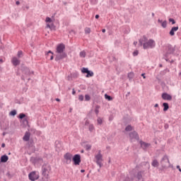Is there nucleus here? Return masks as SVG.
I'll return each instance as SVG.
<instances>
[{
	"label": "nucleus",
	"mask_w": 181,
	"mask_h": 181,
	"mask_svg": "<svg viewBox=\"0 0 181 181\" xmlns=\"http://www.w3.org/2000/svg\"><path fill=\"white\" fill-rule=\"evenodd\" d=\"M139 45L140 46H143L144 49H153L156 46V43H155V40H148L146 35H144L143 37L140 38L139 40Z\"/></svg>",
	"instance_id": "nucleus-1"
},
{
	"label": "nucleus",
	"mask_w": 181,
	"mask_h": 181,
	"mask_svg": "<svg viewBox=\"0 0 181 181\" xmlns=\"http://www.w3.org/2000/svg\"><path fill=\"white\" fill-rule=\"evenodd\" d=\"M64 50H66V45H64V44L61 43L57 45V51H56L57 54L56 55V57H55V62H59L67 57V54L64 52Z\"/></svg>",
	"instance_id": "nucleus-2"
},
{
	"label": "nucleus",
	"mask_w": 181,
	"mask_h": 181,
	"mask_svg": "<svg viewBox=\"0 0 181 181\" xmlns=\"http://www.w3.org/2000/svg\"><path fill=\"white\" fill-rule=\"evenodd\" d=\"M50 170H52V167H50V165L44 164L42 166V176L47 179V177H49V172H50Z\"/></svg>",
	"instance_id": "nucleus-3"
},
{
	"label": "nucleus",
	"mask_w": 181,
	"mask_h": 181,
	"mask_svg": "<svg viewBox=\"0 0 181 181\" xmlns=\"http://www.w3.org/2000/svg\"><path fill=\"white\" fill-rule=\"evenodd\" d=\"M95 163L99 166L100 169L103 168V154H101V151H99L98 154L95 156Z\"/></svg>",
	"instance_id": "nucleus-4"
},
{
	"label": "nucleus",
	"mask_w": 181,
	"mask_h": 181,
	"mask_svg": "<svg viewBox=\"0 0 181 181\" xmlns=\"http://www.w3.org/2000/svg\"><path fill=\"white\" fill-rule=\"evenodd\" d=\"M175 53V47H173L172 45H168L167 46V51L166 52L163 54V57H169L170 54H173Z\"/></svg>",
	"instance_id": "nucleus-5"
},
{
	"label": "nucleus",
	"mask_w": 181,
	"mask_h": 181,
	"mask_svg": "<svg viewBox=\"0 0 181 181\" xmlns=\"http://www.w3.org/2000/svg\"><path fill=\"white\" fill-rule=\"evenodd\" d=\"M160 164L162 168H166L168 165H169V168H170V162L169 161V157H168L167 155H165L161 160H160Z\"/></svg>",
	"instance_id": "nucleus-6"
},
{
	"label": "nucleus",
	"mask_w": 181,
	"mask_h": 181,
	"mask_svg": "<svg viewBox=\"0 0 181 181\" xmlns=\"http://www.w3.org/2000/svg\"><path fill=\"white\" fill-rule=\"evenodd\" d=\"M39 177V172L37 171H33L28 174V178L31 181H36Z\"/></svg>",
	"instance_id": "nucleus-7"
},
{
	"label": "nucleus",
	"mask_w": 181,
	"mask_h": 181,
	"mask_svg": "<svg viewBox=\"0 0 181 181\" xmlns=\"http://www.w3.org/2000/svg\"><path fill=\"white\" fill-rule=\"evenodd\" d=\"M72 160L76 166L80 165L81 163V156L80 154H75L72 157Z\"/></svg>",
	"instance_id": "nucleus-8"
},
{
	"label": "nucleus",
	"mask_w": 181,
	"mask_h": 181,
	"mask_svg": "<svg viewBox=\"0 0 181 181\" xmlns=\"http://www.w3.org/2000/svg\"><path fill=\"white\" fill-rule=\"evenodd\" d=\"M64 159H65L66 165H70V163H71V159H73V154L71 153H66L64 155Z\"/></svg>",
	"instance_id": "nucleus-9"
},
{
	"label": "nucleus",
	"mask_w": 181,
	"mask_h": 181,
	"mask_svg": "<svg viewBox=\"0 0 181 181\" xmlns=\"http://www.w3.org/2000/svg\"><path fill=\"white\" fill-rule=\"evenodd\" d=\"M21 70L23 74L25 76H30V74H33V71H30L28 66H22Z\"/></svg>",
	"instance_id": "nucleus-10"
},
{
	"label": "nucleus",
	"mask_w": 181,
	"mask_h": 181,
	"mask_svg": "<svg viewBox=\"0 0 181 181\" xmlns=\"http://www.w3.org/2000/svg\"><path fill=\"white\" fill-rule=\"evenodd\" d=\"M129 138L130 139H139V135H138V133L136 132H132L129 133Z\"/></svg>",
	"instance_id": "nucleus-11"
},
{
	"label": "nucleus",
	"mask_w": 181,
	"mask_h": 181,
	"mask_svg": "<svg viewBox=\"0 0 181 181\" xmlns=\"http://www.w3.org/2000/svg\"><path fill=\"white\" fill-rule=\"evenodd\" d=\"M162 98L163 100H165L167 101H172V95H169L167 93H163L162 94Z\"/></svg>",
	"instance_id": "nucleus-12"
},
{
	"label": "nucleus",
	"mask_w": 181,
	"mask_h": 181,
	"mask_svg": "<svg viewBox=\"0 0 181 181\" xmlns=\"http://www.w3.org/2000/svg\"><path fill=\"white\" fill-rule=\"evenodd\" d=\"M140 145L141 147L142 148V149H144V151H146V149H148V148H149V146H151V144H148L145 141H140Z\"/></svg>",
	"instance_id": "nucleus-13"
},
{
	"label": "nucleus",
	"mask_w": 181,
	"mask_h": 181,
	"mask_svg": "<svg viewBox=\"0 0 181 181\" xmlns=\"http://www.w3.org/2000/svg\"><path fill=\"white\" fill-rule=\"evenodd\" d=\"M11 63H12L13 66H19V64H21V60H18V57H14L11 59Z\"/></svg>",
	"instance_id": "nucleus-14"
},
{
	"label": "nucleus",
	"mask_w": 181,
	"mask_h": 181,
	"mask_svg": "<svg viewBox=\"0 0 181 181\" xmlns=\"http://www.w3.org/2000/svg\"><path fill=\"white\" fill-rule=\"evenodd\" d=\"M9 160V157L7 155H3L0 158V163H6V161Z\"/></svg>",
	"instance_id": "nucleus-15"
},
{
	"label": "nucleus",
	"mask_w": 181,
	"mask_h": 181,
	"mask_svg": "<svg viewBox=\"0 0 181 181\" xmlns=\"http://www.w3.org/2000/svg\"><path fill=\"white\" fill-rule=\"evenodd\" d=\"M177 30H179V26L173 27L169 33L170 36H175V32H177Z\"/></svg>",
	"instance_id": "nucleus-16"
},
{
	"label": "nucleus",
	"mask_w": 181,
	"mask_h": 181,
	"mask_svg": "<svg viewBox=\"0 0 181 181\" xmlns=\"http://www.w3.org/2000/svg\"><path fill=\"white\" fill-rule=\"evenodd\" d=\"M23 141L28 142L29 139H30V133L29 132H26L23 137Z\"/></svg>",
	"instance_id": "nucleus-17"
},
{
	"label": "nucleus",
	"mask_w": 181,
	"mask_h": 181,
	"mask_svg": "<svg viewBox=\"0 0 181 181\" xmlns=\"http://www.w3.org/2000/svg\"><path fill=\"white\" fill-rule=\"evenodd\" d=\"M19 119H23L24 121H26L28 122V119H26V115L25 113H21L18 115Z\"/></svg>",
	"instance_id": "nucleus-18"
},
{
	"label": "nucleus",
	"mask_w": 181,
	"mask_h": 181,
	"mask_svg": "<svg viewBox=\"0 0 181 181\" xmlns=\"http://www.w3.org/2000/svg\"><path fill=\"white\" fill-rule=\"evenodd\" d=\"M151 165L153 168H158V166H159V162L158 161V160L154 159L151 163Z\"/></svg>",
	"instance_id": "nucleus-19"
},
{
	"label": "nucleus",
	"mask_w": 181,
	"mask_h": 181,
	"mask_svg": "<svg viewBox=\"0 0 181 181\" xmlns=\"http://www.w3.org/2000/svg\"><path fill=\"white\" fill-rule=\"evenodd\" d=\"M163 111L164 112L168 111V110H169V103H163Z\"/></svg>",
	"instance_id": "nucleus-20"
},
{
	"label": "nucleus",
	"mask_w": 181,
	"mask_h": 181,
	"mask_svg": "<svg viewBox=\"0 0 181 181\" xmlns=\"http://www.w3.org/2000/svg\"><path fill=\"white\" fill-rule=\"evenodd\" d=\"M52 54L51 56H50V58H49V60H53V59H54V57H53V52H52V51H48L47 52V54H46V56H47V57H49V54Z\"/></svg>",
	"instance_id": "nucleus-21"
},
{
	"label": "nucleus",
	"mask_w": 181,
	"mask_h": 181,
	"mask_svg": "<svg viewBox=\"0 0 181 181\" xmlns=\"http://www.w3.org/2000/svg\"><path fill=\"white\" fill-rule=\"evenodd\" d=\"M93 76H94V72H93V71L88 70L86 77H93Z\"/></svg>",
	"instance_id": "nucleus-22"
},
{
	"label": "nucleus",
	"mask_w": 181,
	"mask_h": 181,
	"mask_svg": "<svg viewBox=\"0 0 181 181\" xmlns=\"http://www.w3.org/2000/svg\"><path fill=\"white\" fill-rule=\"evenodd\" d=\"M16 114H18V112H16V110H11L9 112V115H11V117H15V115H16Z\"/></svg>",
	"instance_id": "nucleus-23"
},
{
	"label": "nucleus",
	"mask_w": 181,
	"mask_h": 181,
	"mask_svg": "<svg viewBox=\"0 0 181 181\" xmlns=\"http://www.w3.org/2000/svg\"><path fill=\"white\" fill-rule=\"evenodd\" d=\"M105 100H107V101H112V97L108 94H105Z\"/></svg>",
	"instance_id": "nucleus-24"
},
{
	"label": "nucleus",
	"mask_w": 181,
	"mask_h": 181,
	"mask_svg": "<svg viewBox=\"0 0 181 181\" xmlns=\"http://www.w3.org/2000/svg\"><path fill=\"white\" fill-rule=\"evenodd\" d=\"M17 57L18 59H21V57H23V52L22 50H20L17 53Z\"/></svg>",
	"instance_id": "nucleus-25"
},
{
	"label": "nucleus",
	"mask_w": 181,
	"mask_h": 181,
	"mask_svg": "<svg viewBox=\"0 0 181 181\" xmlns=\"http://www.w3.org/2000/svg\"><path fill=\"white\" fill-rule=\"evenodd\" d=\"M136 178L138 179V180H141V179H142V172H138Z\"/></svg>",
	"instance_id": "nucleus-26"
},
{
	"label": "nucleus",
	"mask_w": 181,
	"mask_h": 181,
	"mask_svg": "<svg viewBox=\"0 0 181 181\" xmlns=\"http://www.w3.org/2000/svg\"><path fill=\"white\" fill-rule=\"evenodd\" d=\"M88 129L90 132H93V131L95 129V128L94 127V124H89Z\"/></svg>",
	"instance_id": "nucleus-27"
},
{
	"label": "nucleus",
	"mask_w": 181,
	"mask_h": 181,
	"mask_svg": "<svg viewBox=\"0 0 181 181\" xmlns=\"http://www.w3.org/2000/svg\"><path fill=\"white\" fill-rule=\"evenodd\" d=\"M161 26L164 29L166 28V27L168 26V22L166 21H163L161 23Z\"/></svg>",
	"instance_id": "nucleus-28"
},
{
	"label": "nucleus",
	"mask_w": 181,
	"mask_h": 181,
	"mask_svg": "<svg viewBox=\"0 0 181 181\" xmlns=\"http://www.w3.org/2000/svg\"><path fill=\"white\" fill-rule=\"evenodd\" d=\"M132 129V126L129 124L127 125L125 128V131H127V132H129Z\"/></svg>",
	"instance_id": "nucleus-29"
},
{
	"label": "nucleus",
	"mask_w": 181,
	"mask_h": 181,
	"mask_svg": "<svg viewBox=\"0 0 181 181\" xmlns=\"http://www.w3.org/2000/svg\"><path fill=\"white\" fill-rule=\"evenodd\" d=\"M79 56L80 57H86V51H81L80 53H79Z\"/></svg>",
	"instance_id": "nucleus-30"
},
{
	"label": "nucleus",
	"mask_w": 181,
	"mask_h": 181,
	"mask_svg": "<svg viewBox=\"0 0 181 181\" xmlns=\"http://www.w3.org/2000/svg\"><path fill=\"white\" fill-rule=\"evenodd\" d=\"M128 78L129 80H132L134 78V72H130L128 74Z\"/></svg>",
	"instance_id": "nucleus-31"
},
{
	"label": "nucleus",
	"mask_w": 181,
	"mask_h": 181,
	"mask_svg": "<svg viewBox=\"0 0 181 181\" xmlns=\"http://www.w3.org/2000/svg\"><path fill=\"white\" fill-rule=\"evenodd\" d=\"M100 106L99 105H96L95 106V112L96 114V115H98V113L100 112Z\"/></svg>",
	"instance_id": "nucleus-32"
},
{
	"label": "nucleus",
	"mask_w": 181,
	"mask_h": 181,
	"mask_svg": "<svg viewBox=\"0 0 181 181\" xmlns=\"http://www.w3.org/2000/svg\"><path fill=\"white\" fill-rule=\"evenodd\" d=\"M85 33L86 35H88V34L91 33V29L90 28H85Z\"/></svg>",
	"instance_id": "nucleus-33"
},
{
	"label": "nucleus",
	"mask_w": 181,
	"mask_h": 181,
	"mask_svg": "<svg viewBox=\"0 0 181 181\" xmlns=\"http://www.w3.org/2000/svg\"><path fill=\"white\" fill-rule=\"evenodd\" d=\"M81 71L83 74H87L88 71V68H82Z\"/></svg>",
	"instance_id": "nucleus-34"
},
{
	"label": "nucleus",
	"mask_w": 181,
	"mask_h": 181,
	"mask_svg": "<svg viewBox=\"0 0 181 181\" xmlns=\"http://www.w3.org/2000/svg\"><path fill=\"white\" fill-rule=\"evenodd\" d=\"M91 100V97L90 95H85V101H90Z\"/></svg>",
	"instance_id": "nucleus-35"
},
{
	"label": "nucleus",
	"mask_w": 181,
	"mask_h": 181,
	"mask_svg": "<svg viewBox=\"0 0 181 181\" xmlns=\"http://www.w3.org/2000/svg\"><path fill=\"white\" fill-rule=\"evenodd\" d=\"M85 149H86V151H90V150L91 149V145H90V144H86V145L85 146Z\"/></svg>",
	"instance_id": "nucleus-36"
},
{
	"label": "nucleus",
	"mask_w": 181,
	"mask_h": 181,
	"mask_svg": "<svg viewBox=\"0 0 181 181\" xmlns=\"http://www.w3.org/2000/svg\"><path fill=\"white\" fill-rule=\"evenodd\" d=\"M45 22L47 23H52V18H49V17H47L46 19H45Z\"/></svg>",
	"instance_id": "nucleus-37"
},
{
	"label": "nucleus",
	"mask_w": 181,
	"mask_h": 181,
	"mask_svg": "<svg viewBox=\"0 0 181 181\" xmlns=\"http://www.w3.org/2000/svg\"><path fill=\"white\" fill-rule=\"evenodd\" d=\"M97 121L99 125H101L103 124V119H101L100 117H98Z\"/></svg>",
	"instance_id": "nucleus-38"
},
{
	"label": "nucleus",
	"mask_w": 181,
	"mask_h": 181,
	"mask_svg": "<svg viewBox=\"0 0 181 181\" xmlns=\"http://www.w3.org/2000/svg\"><path fill=\"white\" fill-rule=\"evenodd\" d=\"M78 100H79V101H84V95H78Z\"/></svg>",
	"instance_id": "nucleus-39"
},
{
	"label": "nucleus",
	"mask_w": 181,
	"mask_h": 181,
	"mask_svg": "<svg viewBox=\"0 0 181 181\" xmlns=\"http://www.w3.org/2000/svg\"><path fill=\"white\" fill-rule=\"evenodd\" d=\"M169 22H171L172 25H175L176 23V21L173 18H169Z\"/></svg>",
	"instance_id": "nucleus-40"
},
{
	"label": "nucleus",
	"mask_w": 181,
	"mask_h": 181,
	"mask_svg": "<svg viewBox=\"0 0 181 181\" xmlns=\"http://www.w3.org/2000/svg\"><path fill=\"white\" fill-rule=\"evenodd\" d=\"M98 2V0H90V3L92 4V5H96Z\"/></svg>",
	"instance_id": "nucleus-41"
},
{
	"label": "nucleus",
	"mask_w": 181,
	"mask_h": 181,
	"mask_svg": "<svg viewBox=\"0 0 181 181\" xmlns=\"http://www.w3.org/2000/svg\"><path fill=\"white\" fill-rule=\"evenodd\" d=\"M67 80H68L69 81H71V80H73V77L71 76V75H69V76H67Z\"/></svg>",
	"instance_id": "nucleus-42"
},
{
	"label": "nucleus",
	"mask_w": 181,
	"mask_h": 181,
	"mask_svg": "<svg viewBox=\"0 0 181 181\" xmlns=\"http://www.w3.org/2000/svg\"><path fill=\"white\" fill-rule=\"evenodd\" d=\"M56 28V26H54V24L52 23L50 24V28L51 30H53V29H55Z\"/></svg>",
	"instance_id": "nucleus-43"
},
{
	"label": "nucleus",
	"mask_w": 181,
	"mask_h": 181,
	"mask_svg": "<svg viewBox=\"0 0 181 181\" xmlns=\"http://www.w3.org/2000/svg\"><path fill=\"white\" fill-rule=\"evenodd\" d=\"M139 53V52H138V50H136V51H134V52H133V56H134V57L138 56Z\"/></svg>",
	"instance_id": "nucleus-44"
},
{
	"label": "nucleus",
	"mask_w": 181,
	"mask_h": 181,
	"mask_svg": "<svg viewBox=\"0 0 181 181\" xmlns=\"http://www.w3.org/2000/svg\"><path fill=\"white\" fill-rule=\"evenodd\" d=\"M85 125L87 126H90V121L88 119H86V121L85 122Z\"/></svg>",
	"instance_id": "nucleus-45"
},
{
	"label": "nucleus",
	"mask_w": 181,
	"mask_h": 181,
	"mask_svg": "<svg viewBox=\"0 0 181 181\" xmlns=\"http://www.w3.org/2000/svg\"><path fill=\"white\" fill-rule=\"evenodd\" d=\"M164 128L165 129H168L169 128V124H165Z\"/></svg>",
	"instance_id": "nucleus-46"
},
{
	"label": "nucleus",
	"mask_w": 181,
	"mask_h": 181,
	"mask_svg": "<svg viewBox=\"0 0 181 181\" xmlns=\"http://www.w3.org/2000/svg\"><path fill=\"white\" fill-rule=\"evenodd\" d=\"M177 169H178L179 172L181 173L180 165H177Z\"/></svg>",
	"instance_id": "nucleus-47"
},
{
	"label": "nucleus",
	"mask_w": 181,
	"mask_h": 181,
	"mask_svg": "<svg viewBox=\"0 0 181 181\" xmlns=\"http://www.w3.org/2000/svg\"><path fill=\"white\" fill-rule=\"evenodd\" d=\"M72 94L73 95H76V90H74V88L72 89Z\"/></svg>",
	"instance_id": "nucleus-48"
},
{
	"label": "nucleus",
	"mask_w": 181,
	"mask_h": 181,
	"mask_svg": "<svg viewBox=\"0 0 181 181\" xmlns=\"http://www.w3.org/2000/svg\"><path fill=\"white\" fill-rule=\"evenodd\" d=\"M123 181H129V177H127Z\"/></svg>",
	"instance_id": "nucleus-49"
},
{
	"label": "nucleus",
	"mask_w": 181,
	"mask_h": 181,
	"mask_svg": "<svg viewBox=\"0 0 181 181\" xmlns=\"http://www.w3.org/2000/svg\"><path fill=\"white\" fill-rule=\"evenodd\" d=\"M16 5L17 6L21 5V2L19 1H16Z\"/></svg>",
	"instance_id": "nucleus-50"
},
{
	"label": "nucleus",
	"mask_w": 181,
	"mask_h": 181,
	"mask_svg": "<svg viewBox=\"0 0 181 181\" xmlns=\"http://www.w3.org/2000/svg\"><path fill=\"white\" fill-rule=\"evenodd\" d=\"M141 77H143V78H146V76H145V74H141Z\"/></svg>",
	"instance_id": "nucleus-51"
},
{
	"label": "nucleus",
	"mask_w": 181,
	"mask_h": 181,
	"mask_svg": "<svg viewBox=\"0 0 181 181\" xmlns=\"http://www.w3.org/2000/svg\"><path fill=\"white\" fill-rule=\"evenodd\" d=\"M95 19H98L100 18V15H98V14L95 15Z\"/></svg>",
	"instance_id": "nucleus-52"
},
{
	"label": "nucleus",
	"mask_w": 181,
	"mask_h": 181,
	"mask_svg": "<svg viewBox=\"0 0 181 181\" xmlns=\"http://www.w3.org/2000/svg\"><path fill=\"white\" fill-rule=\"evenodd\" d=\"M165 58V62H170V60H169V57H164Z\"/></svg>",
	"instance_id": "nucleus-53"
},
{
	"label": "nucleus",
	"mask_w": 181,
	"mask_h": 181,
	"mask_svg": "<svg viewBox=\"0 0 181 181\" xmlns=\"http://www.w3.org/2000/svg\"><path fill=\"white\" fill-rule=\"evenodd\" d=\"M158 23H162L163 21L162 20H160V19H158Z\"/></svg>",
	"instance_id": "nucleus-54"
},
{
	"label": "nucleus",
	"mask_w": 181,
	"mask_h": 181,
	"mask_svg": "<svg viewBox=\"0 0 181 181\" xmlns=\"http://www.w3.org/2000/svg\"><path fill=\"white\" fill-rule=\"evenodd\" d=\"M21 79L23 80V81H25V76H24V75H23V76H21Z\"/></svg>",
	"instance_id": "nucleus-55"
},
{
	"label": "nucleus",
	"mask_w": 181,
	"mask_h": 181,
	"mask_svg": "<svg viewBox=\"0 0 181 181\" xmlns=\"http://www.w3.org/2000/svg\"><path fill=\"white\" fill-rule=\"evenodd\" d=\"M46 28H48L49 29H50V24H47Z\"/></svg>",
	"instance_id": "nucleus-56"
},
{
	"label": "nucleus",
	"mask_w": 181,
	"mask_h": 181,
	"mask_svg": "<svg viewBox=\"0 0 181 181\" xmlns=\"http://www.w3.org/2000/svg\"><path fill=\"white\" fill-rule=\"evenodd\" d=\"M1 148H5V143H3V144H1Z\"/></svg>",
	"instance_id": "nucleus-57"
},
{
	"label": "nucleus",
	"mask_w": 181,
	"mask_h": 181,
	"mask_svg": "<svg viewBox=\"0 0 181 181\" xmlns=\"http://www.w3.org/2000/svg\"><path fill=\"white\" fill-rule=\"evenodd\" d=\"M155 107H159V105L158 103H156L155 105H154Z\"/></svg>",
	"instance_id": "nucleus-58"
},
{
	"label": "nucleus",
	"mask_w": 181,
	"mask_h": 181,
	"mask_svg": "<svg viewBox=\"0 0 181 181\" xmlns=\"http://www.w3.org/2000/svg\"><path fill=\"white\" fill-rule=\"evenodd\" d=\"M85 172H86L85 170H81V173H84Z\"/></svg>",
	"instance_id": "nucleus-59"
},
{
	"label": "nucleus",
	"mask_w": 181,
	"mask_h": 181,
	"mask_svg": "<svg viewBox=\"0 0 181 181\" xmlns=\"http://www.w3.org/2000/svg\"><path fill=\"white\" fill-rule=\"evenodd\" d=\"M131 94L130 92H128L127 94L126 95V97H128V95H129Z\"/></svg>",
	"instance_id": "nucleus-60"
},
{
	"label": "nucleus",
	"mask_w": 181,
	"mask_h": 181,
	"mask_svg": "<svg viewBox=\"0 0 181 181\" xmlns=\"http://www.w3.org/2000/svg\"><path fill=\"white\" fill-rule=\"evenodd\" d=\"M105 31H106L105 29L102 30L103 33H105Z\"/></svg>",
	"instance_id": "nucleus-61"
},
{
	"label": "nucleus",
	"mask_w": 181,
	"mask_h": 181,
	"mask_svg": "<svg viewBox=\"0 0 181 181\" xmlns=\"http://www.w3.org/2000/svg\"><path fill=\"white\" fill-rule=\"evenodd\" d=\"M55 100H56V101H60L59 98H56Z\"/></svg>",
	"instance_id": "nucleus-62"
},
{
	"label": "nucleus",
	"mask_w": 181,
	"mask_h": 181,
	"mask_svg": "<svg viewBox=\"0 0 181 181\" xmlns=\"http://www.w3.org/2000/svg\"><path fill=\"white\" fill-rule=\"evenodd\" d=\"M138 43V42H134V45H135V46H136V44Z\"/></svg>",
	"instance_id": "nucleus-63"
},
{
	"label": "nucleus",
	"mask_w": 181,
	"mask_h": 181,
	"mask_svg": "<svg viewBox=\"0 0 181 181\" xmlns=\"http://www.w3.org/2000/svg\"><path fill=\"white\" fill-rule=\"evenodd\" d=\"M158 81H160V78H156Z\"/></svg>",
	"instance_id": "nucleus-64"
}]
</instances>
